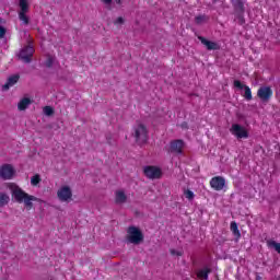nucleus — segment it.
Instances as JSON below:
<instances>
[{
	"label": "nucleus",
	"mask_w": 280,
	"mask_h": 280,
	"mask_svg": "<svg viewBox=\"0 0 280 280\" xmlns=\"http://www.w3.org/2000/svg\"><path fill=\"white\" fill-rule=\"evenodd\" d=\"M168 154H176V140H172L170 147L167 148Z\"/></svg>",
	"instance_id": "b1692460"
},
{
	"label": "nucleus",
	"mask_w": 280,
	"mask_h": 280,
	"mask_svg": "<svg viewBox=\"0 0 280 280\" xmlns=\"http://www.w3.org/2000/svg\"><path fill=\"white\" fill-rule=\"evenodd\" d=\"M107 8V10H113V0H101Z\"/></svg>",
	"instance_id": "cd10ccee"
},
{
	"label": "nucleus",
	"mask_w": 280,
	"mask_h": 280,
	"mask_svg": "<svg viewBox=\"0 0 280 280\" xmlns=\"http://www.w3.org/2000/svg\"><path fill=\"white\" fill-rule=\"evenodd\" d=\"M115 25H124V18L119 16L114 22Z\"/></svg>",
	"instance_id": "c756f323"
},
{
	"label": "nucleus",
	"mask_w": 280,
	"mask_h": 280,
	"mask_svg": "<svg viewBox=\"0 0 280 280\" xmlns=\"http://www.w3.org/2000/svg\"><path fill=\"white\" fill-rule=\"evenodd\" d=\"M231 3L236 12H244V2L242 0H231Z\"/></svg>",
	"instance_id": "f3484780"
},
{
	"label": "nucleus",
	"mask_w": 280,
	"mask_h": 280,
	"mask_svg": "<svg viewBox=\"0 0 280 280\" xmlns=\"http://www.w3.org/2000/svg\"><path fill=\"white\" fill-rule=\"evenodd\" d=\"M128 200V196L124 190H116L115 191V203L116 205H124Z\"/></svg>",
	"instance_id": "2eb2a0df"
},
{
	"label": "nucleus",
	"mask_w": 280,
	"mask_h": 280,
	"mask_svg": "<svg viewBox=\"0 0 280 280\" xmlns=\"http://www.w3.org/2000/svg\"><path fill=\"white\" fill-rule=\"evenodd\" d=\"M183 148H185V142L183 140H176V154H183Z\"/></svg>",
	"instance_id": "4be33fe9"
},
{
	"label": "nucleus",
	"mask_w": 280,
	"mask_h": 280,
	"mask_svg": "<svg viewBox=\"0 0 280 280\" xmlns=\"http://www.w3.org/2000/svg\"><path fill=\"white\" fill-rule=\"evenodd\" d=\"M45 66L47 67V69H51L54 67V57L48 56L45 61Z\"/></svg>",
	"instance_id": "a878e982"
},
{
	"label": "nucleus",
	"mask_w": 280,
	"mask_h": 280,
	"mask_svg": "<svg viewBox=\"0 0 280 280\" xmlns=\"http://www.w3.org/2000/svg\"><path fill=\"white\" fill-rule=\"evenodd\" d=\"M230 132L236 137V139H248V131L242 125L233 124L230 128Z\"/></svg>",
	"instance_id": "6e6552de"
},
{
	"label": "nucleus",
	"mask_w": 280,
	"mask_h": 280,
	"mask_svg": "<svg viewBox=\"0 0 280 280\" xmlns=\"http://www.w3.org/2000/svg\"><path fill=\"white\" fill-rule=\"evenodd\" d=\"M18 7L19 21L22 25H30V15H27L30 13V0H19Z\"/></svg>",
	"instance_id": "7ed1b4c3"
},
{
	"label": "nucleus",
	"mask_w": 280,
	"mask_h": 280,
	"mask_svg": "<svg viewBox=\"0 0 280 280\" xmlns=\"http://www.w3.org/2000/svg\"><path fill=\"white\" fill-rule=\"evenodd\" d=\"M230 229L236 240H240V237H242V233H240V229L237 228V223L235 221L231 222Z\"/></svg>",
	"instance_id": "a211bd4d"
},
{
	"label": "nucleus",
	"mask_w": 280,
	"mask_h": 280,
	"mask_svg": "<svg viewBox=\"0 0 280 280\" xmlns=\"http://www.w3.org/2000/svg\"><path fill=\"white\" fill-rule=\"evenodd\" d=\"M257 96L261 102H270L272 97V89L270 86H261L257 91Z\"/></svg>",
	"instance_id": "9d476101"
},
{
	"label": "nucleus",
	"mask_w": 280,
	"mask_h": 280,
	"mask_svg": "<svg viewBox=\"0 0 280 280\" xmlns=\"http://www.w3.org/2000/svg\"><path fill=\"white\" fill-rule=\"evenodd\" d=\"M198 38H199L200 43H202L209 51H212V50L215 51V50L220 49V45H218V43L208 40L207 38H205L202 36H199Z\"/></svg>",
	"instance_id": "ddd939ff"
},
{
	"label": "nucleus",
	"mask_w": 280,
	"mask_h": 280,
	"mask_svg": "<svg viewBox=\"0 0 280 280\" xmlns=\"http://www.w3.org/2000/svg\"><path fill=\"white\" fill-rule=\"evenodd\" d=\"M7 32H8V30H5V27L0 25V38H4Z\"/></svg>",
	"instance_id": "c85d7f7f"
},
{
	"label": "nucleus",
	"mask_w": 280,
	"mask_h": 280,
	"mask_svg": "<svg viewBox=\"0 0 280 280\" xmlns=\"http://www.w3.org/2000/svg\"><path fill=\"white\" fill-rule=\"evenodd\" d=\"M9 189L11 190V196L14 197L15 202H19V205L24 203L27 211H32V209H34V202H38V199L34 195L25 192V190L16 184H10Z\"/></svg>",
	"instance_id": "f257e3e1"
},
{
	"label": "nucleus",
	"mask_w": 280,
	"mask_h": 280,
	"mask_svg": "<svg viewBox=\"0 0 280 280\" xmlns=\"http://www.w3.org/2000/svg\"><path fill=\"white\" fill-rule=\"evenodd\" d=\"M15 174L16 171L12 164H3L0 166V178H2V180H12Z\"/></svg>",
	"instance_id": "0eeeda50"
},
{
	"label": "nucleus",
	"mask_w": 280,
	"mask_h": 280,
	"mask_svg": "<svg viewBox=\"0 0 280 280\" xmlns=\"http://www.w3.org/2000/svg\"><path fill=\"white\" fill-rule=\"evenodd\" d=\"M44 114H45L47 117H51V115H54V107H51V106H45V107H44Z\"/></svg>",
	"instance_id": "bb28decb"
},
{
	"label": "nucleus",
	"mask_w": 280,
	"mask_h": 280,
	"mask_svg": "<svg viewBox=\"0 0 280 280\" xmlns=\"http://www.w3.org/2000/svg\"><path fill=\"white\" fill-rule=\"evenodd\" d=\"M143 175L149 178V180H159L163 177V171L159 166L147 165L143 167Z\"/></svg>",
	"instance_id": "39448f33"
},
{
	"label": "nucleus",
	"mask_w": 280,
	"mask_h": 280,
	"mask_svg": "<svg viewBox=\"0 0 280 280\" xmlns=\"http://www.w3.org/2000/svg\"><path fill=\"white\" fill-rule=\"evenodd\" d=\"M57 198L61 202H69V200L73 198V192L71 191V188L69 186H62L57 191Z\"/></svg>",
	"instance_id": "1a4fd4ad"
},
{
	"label": "nucleus",
	"mask_w": 280,
	"mask_h": 280,
	"mask_svg": "<svg viewBox=\"0 0 280 280\" xmlns=\"http://www.w3.org/2000/svg\"><path fill=\"white\" fill-rule=\"evenodd\" d=\"M225 185L226 179H224V177L222 176L212 177L210 180V186L212 187V189H214V191H222Z\"/></svg>",
	"instance_id": "9b49d317"
},
{
	"label": "nucleus",
	"mask_w": 280,
	"mask_h": 280,
	"mask_svg": "<svg viewBox=\"0 0 280 280\" xmlns=\"http://www.w3.org/2000/svg\"><path fill=\"white\" fill-rule=\"evenodd\" d=\"M184 196H185V198L187 199V200H194V198H195V194H194V191H191V190H189V189H185L184 190Z\"/></svg>",
	"instance_id": "393cba45"
},
{
	"label": "nucleus",
	"mask_w": 280,
	"mask_h": 280,
	"mask_svg": "<svg viewBox=\"0 0 280 280\" xmlns=\"http://www.w3.org/2000/svg\"><path fill=\"white\" fill-rule=\"evenodd\" d=\"M171 253H172L173 255H176V249H171Z\"/></svg>",
	"instance_id": "473e14b6"
},
{
	"label": "nucleus",
	"mask_w": 280,
	"mask_h": 280,
	"mask_svg": "<svg viewBox=\"0 0 280 280\" xmlns=\"http://www.w3.org/2000/svg\"><path fill=\"white\" fill-rule=\"evenodd\" d=\"M209 21V16L207 15H197L195 18V23L197 25H202L203 23H207Z\"/></svg>",
	"instance_id": "412c9836"
},
{
	"label": "nucleus",
	"mask_w": 280,
	"mask_h": 280,
	"mask_svg": "<svg viewBox=\"0 0 280 280\" xmlns=\"http://www.w3.org/2000/svg\"><path fill=\"white\" fill-rule=\"evenodd\" d=\"M132 130V137L136 139V143H138V145H145V143H148V127L139 122L133 126Z\"/></svg>",
	"instance_id": "f03ea898"
},
{
	"label": "nucleus",
	"mask_w": 280,
	"mask_h": 280,
	"mask_svg": "<svg viewBox=\"0 0 280 280\" xmlns=\"http://www.w3.org/2000/svg\"><path fill=\"white\" fill-rule=\"evenodd\" d=\"M211 272V269L209 268H203L201 270L198 271L197 277L199 279H203V280H209V273Z\"/></svg>",
	"instance_id": "6ab92c4d"
},
{
	"label": "nucleus",
	"mask_w": 280,
	"mask_h": 280,
	"mask_svg": "<svg viewBox=\"0 0 280 280\" xmlns=\"http://www.w3.org/2000/svg\"><path fill=\"white\" fill-rule=\"evenodd\" d=\"M234 86L236 89H240L241 91H242V89H244L245 93H244L243 97H245V100H247V102H250V100H253V92L250 91V88L248 85H244V84H242V82L240 80H235Z\"/></svg>",
	"instance_id": "f8f14e48"
},
{
	"label": "nucleus",
	"mask_w": 280,
	"mask_h": 280,
	"mask_svg": "<svg viewBox=\"0 0 280 280\" xmlns=\"http://www.w3.org/2000/svg\"><path fill=\"white\" fill-rule=\"evenodd\" d=\"M32 104V100L24 97L18 104V110H27V107Z\"/></svg>",
	"instance_id": "dca6fc26"
},
{
	"label": "nucleus",
	"mask_w": 280,
	"mask_h": 280,
	"mask_svg": "<svg viewBox=\"0 0 280 280\" xmlns=\"http://www.w3.org/2000/svg\"><path fill=\"white\" fill-rule=\"evenodd\" d=\"M143 232L141 231V229L131 225L127 229V242H129V244H135L136 246H139V244H141V242H143Z\"/></svg>",
	"instance_id": "20e7f679"
},
{
	"label": "nucleus",
	"mask_w": 280,
	"mask_h": 280,
	"mask_svg": "<svg viewBox=\"0 0 280 280\" xmlns=\"http://www.w3.org/2000/svg\"><path fill=\"white\" fill-rule=\"evenodd\" d=\"M19 80H21V75L19 74H13L9 77L7 83L2 86V90L9 91L10 89H12V86H14V84L19 82Z\"/></svg>",
	"instance_id": "4468645a"
},
{
	"label": "nucleus",
	"mask_w": 280,
	"mask_h": 280,
	"mask_svg": "<svg viewBox=\"0 0 280 280\" xmlns=\"http://www.w3.org/2000/svg\"><path fill=\"white\" fill-rule=\"evenodd\" d=\"M35 51L36 50L34 49V45H32V42H28V45L20 50L19 58L26 65H30V62H32V58H34Z\"/></svg>",
	"instance_id": "423d86ee"
},
{
	"label": "nucleus",
	"mask_w": 280,
	"mask_h": 280,
	"mask_svg": "<svg viewBox=\"0 0 280 280\" xmlns=\"http://www.w3.org/2000/svg\"><path fill=\"white\" fill-rule=\"evenodd\" d=\"M10 202V196L5 192H0V207H5Z\"/></svg>",
	"instance_id": "aec40b11"
},
{
	"label": "nucleus",
	"mask_w": 280,
	"mask_h": 280,
	"mask_svg": "<svg viewBox=\"0 0 280 280\" xmlns=\"http://www.w3.org/2000/svg\"><path fill=\"white\" fill-rule=\"evenodd\" d=\"M117 5H121V0H114Z\"/></svg>",
	"instance_id": "2f4dec72"
},
{
	"label": "nucleus",
	"mask_w": 280,
	"mask_h": 280,
	"mask_svg": "<svg viewBox=\"0 0 280 280\" xmlns=\"http://www.w3.org/2000/svg\"><path fill=\"white\" fill-rule=\"evenodd\" d=\"M40 175L36 174L31 178V185H33V187H36L40 184Z\"/></svg>",
	"instance_id": "5701e85b"
},
{
	"label": "nucleus",
	"mask_w": 280,
	"mask_h": 280,
	"mask_svg": "<svg viewBox=\"0 0 280 280\" xmlns=\"http://www.w3.org/2000/svg\"><path fill=\"white\" fill-rule=\"evenodd\" d=\"M180 128H183V130H187V128H188L187 122H183V124L180 125Z\"/></svg>",
	"instance_id": "7c9ffc66"
}]
</instances>
